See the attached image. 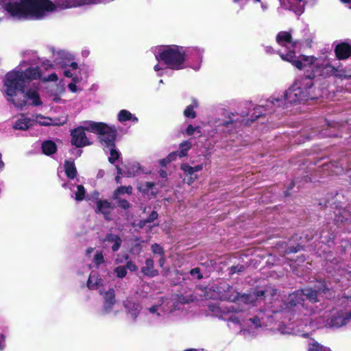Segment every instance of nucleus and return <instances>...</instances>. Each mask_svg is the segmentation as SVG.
<instances>
[{
  "mask_svg": "<svg viewBox=\"0 0 351 351\" xmlns=\"http://www.w3.org/2000/svg\"><path fill=\"white\" fill-rule=\"evenodd\" d=\"M40 77L41 72L38 66L28 67L23 71L8 72L4 80L8 101L21 110L27 105V100H29L30 105L34 106H41L43 102L38 90L33 88L26 90L32 80Z\"/></svg>",
  "mask_w": 351,
  "mask_h": 351,
  "instance_id": "obj_1",
  "label": "nucleus"
},
{
  "mask_svg": "<svg viewBox=\"0 0 351 351\" xmlns=\"http://www.w3.org/2000/svg\"><path fill=\"white\" fill-rule=\"evenodd\" d=\"M5 10L19 19H40L46 12L56 10V6L50 0H19L7 3Z\"/></svg>",
  "mask_w": 351,
  "mask_h": 351,
  "instance_id": "obj_2",
  "label": "nucleus"
},
{
  "mask_svg": "<svg viewBox=\"0 0 351 351\" xmlns=\"http://www.w3.org/2000/svg\"><path fill=\"white\" fill-rule=\"evenodd\" d=\"M209 309L213 315L226 321L229 324L240 326L241 331L249 330L251 332L253 329L261 327V320L257 317L245 319L243 308L210 304Z\"/></svg>",
  "mask_w": 351,
  "mask_h": 351,
  "instance_id": "obj_3",
  "label": "nucleus"
},
{
  "mask_svg": "<svg viewBox=\"0 0 351 351\" xmlns=\"http://www.w3.org/2000/svg\"><path fill=\"white\" fill-rule=\"evenodd\" d=\"M302 60L309 61L310 71H306L304 76L306 80L313 82V80L327 79L330 77H335L340 80L351 79V73H347L346 69H340L335 67L330 63H315L317 58L314 56H302Z\"/></svg>",
  "mask_w": 351,
  "mask_h": 351,
  "instance_id": "obj_4",
  "label": "nucleus"
},
{
  "mask_svg": "<svg viewBox=\"0 0 351 351\" xmlns=\"http://www.w3.org/2000/svg\"><path fill=\"white\" fill-rule=\"evenodd\" d=\"M317 97L314 93L313 82L306 80L305 76L301 80L300 84L295 83L285 93V100L291 104L305 102Z\"/></svg>",
  "mask_w": 351,
  "mask_h": 351,
  "instance_id": "obj_5",
  "label": "nucleus"
},
{
  "mask_svg": "<svg viewBox=\"0 0 351 351\" xmlns=\"http://www.w3.org/2000/svg\"><path fill=\"white\" fill-rule=\"evenodd\" d=\"M158 60L163 62L169 69L180 70L184 68L186 53L183 47L167 45L156 56Z\"/></svg>",
  "mask_w": 351,
  "mask_h": 351,
  "instance_id": "obj_6",
  "label": "nucleus"
},
{
  "mask_svg": "<svg viewBox=\"0 0 351 351\" xmlns=\"http://www.w3.org/2000/svg\"><path fill=\"white\" fill-rule=\"evenodd\" d=\"M86 131L96 133L101 144L105 147H116L117 130L115 126H110L103 122L88 121Z\"/></svg>",
  "mask_w": 351,
  "mask_h": 351,
  "instance_id": "obj_7",
  "label": "nucleus"
},
{
  "mask_svg": "<svg viewBox=\"0 0 351 351\" xmlns=\"http://www.w3.org/2000/svg\"><path fill=\"white\" fill-rule=\"evenodd\" d=\"M322 287L325 288V283L318 282L317 285L315 286V289L308 288L290 294L289 296V302L291 306H297L304 300V297H305L311 302L315 303L319 300L318 298L320 297L322 293H325V289L322 290Z\"/></svg>",
  "mask_w": 351,
  "mask_h": 351,
  "instance_id": "obj_8",
  "label": "nucleus"
},
{
  "mask_svg": "<svg viewBox=\"0 0 351 351\" xmlns=\"http://www.w3.org/2000/svg\"><path fill=\"white\" fill-rule=\"evenodd\" d=\"M217 297L221 300L237 302L239 304H254L255 301V295H252V293L240 295L226 283L221 284L218 290V295Z\"/></svg>",
  "mask_w": 351,
  "mask_h": 351,
  "instance_id": "obj_9",
  "label": "nucleus"
},
{
  "mask_svg": "<svg viewBox=\"0 0 351 351\" xmlns=\"http://www.w3.org/2000/svg\"><path fill=\"white\" fill-rule=\"evenodd\" d=\"M88 123H86V126H80L71 131V143L72 145L81 148L92 145L85 133L86 128H88Z\"/></svg>",
  "mask_w": 351,
  "mask_h": 351,
  "instance_id": "obj_10",
  "label": "nucleus"
},
{
  "mask_svg": "<svg viewBox=\"0 0 351 351\" xmlns=\"http://www.w3.org/2000/svg\"><path fill=\"white\" fill-rule=\"evenodd\" d=\"M326 210L328 215V219H349L351 218V210L336 203H332L330 206H326Z\"/></svg>",
  "mask_w": 351,
  "mask_h": 351,
  "instance_id": "obj_11",
  "label": "nucleus"
},
{
  "mask_svg": "<svg viewBox=\"0 0 351 351\" xmlns=\"http://www.w3.org/2000/svg\"><path fill=\"white\" fill-rule=\"evenodd\" d=\"M350 323H351V311L349 312L339 311L334 314L330 319H328L324 326L339 328Z\"/></svg>",
  "mask_w": 351,
  "mask_h": 351,
  "instance_id": "obj_12",
  "label": "nucleus"
},
{
  "mask_svg": "<svg viewBox=\"0 0 351 351\" xmlns=\"http://www.w3.org/2000/svg\"><path fill=\"white\" fill-rule=\"evenodd\" d=\"M169 311L166 306L165 300H159L156 304L147 307L145 310L146 317L148 320L154 321L158 319L162 313Z\"/></svg>",
  "mask_w": 351,
  "mask_h": 351,
  "instance_id": "obj_13",
  "label": "nucleus"
},
{
  "mask_svg": "<svg viewBox=\"0 0 351 351\" xmlns=\"http://www.w3.org/2000/svg\"><path fill=\"white\" fill-rule=\"evenodd\" d=\"M94 194L96 195V197L94 198V202L96 204L95 213L103 214L106 218L105 219H110L108 217V215L114 209L115 205L107 199H99L97 191H95Z\"/></svg>",
  "mask_w": 351,
  "mask_h": 351,
  "instance_id": "obj_14",
  "label": "nucleus"
},
{
  "mask_svg": "<svg viewBox=\"0 0 351 351\" xmlns=\"http://www.w3.org/2000/svg\"><path fill=\"white\" fill-rule=\"evenodd\" d=\"M334 52L337 60H347L351 56V45L346 42H341L335 46Z\"/></svg>",
  "mask_w": 351,
  "mask_h": 351,
  "instance_id": "obj_15",
  "label": "nucleus"
},
{
  "mask_svg": "<svg viewBox=\"0 0 351 351\" xmlns=\"http://www.w3.org/2000/svg\"><path fill=\"white\" fill-rule=\"evenodd\" d=\"M277 291L273 288H267L265 290L257 291L256 292L252 293V295H255V301L261 302L263 300H268L269 302H271L274 297L276 295Z\"/></svg>",
  "mask_w": 351,
  "mask_h": 351,
  "instance_id": "obj_16",
  "label": "nucleus"
},
{
  "mask_svg": "<svg viewBox=\"0 0 351 351\" xmlns=\"http://www.w3.org/2000/svg\"><path fill=\"white\" fill-rule=\"evenodd\" d=\"M104 304L102 312L104 314H108L112 311L115 304L114 291L109 289L104 295Z\"/></svg>",
  "mask_w": 351,
  "mask_h": 351,
  "instance_id": "obj_17",
  "label": "nucleus"
},
{
  "mask_svg": "<svg viewBox=\"0 0 351 351\" xmlns=\"http://www.w3.org/2000/svg\"><path fill=\"white\" fill-rule=\"evenodd\" d=\"M123 306L126 309L127 313L133 320H135L139 314L141 307L138 303L133 302L127 299L123 302Z\"/></svg>",
  "mask_w": 351,
  "mask_h": 351,
  "instance_id": "obj_18",
  "label": "nucleus"
},
{
  "mask_svg": "<svg viewBox=\"0 0 351 351\" xmlns=\"http://www.w3.org/2000/svg\"><path fill=\"white\" fill-rule=\"evenodd\" d=\"M104 243L105 246L111 245V248L113 252H117L119 250L122 243L121 239L114 234H108L104 239Z\"/></svg>",
  "mask_w": 351,
  "mask_h": 351,
  "instance_id": "obj_19",
  "label": "nucleus"
},
{
  "mask_svg": "<svg viewBox=\"0 0 351 351\" xmlns=\"http://www.w3.org/2000/svg\"><path fill=\"white\" fill-rule=\"evenodd\" d=\"M276 43L282 47L287 46V44H292L293 47H295L296 43L293 42L291 34L289 32H280L276 38Z\"/></svg>",
  "mask_w": 351,
  "mask_h": 351,
  "instance_id": "obj_20",
  "label": "nucleus"
},
{
  "mask_svg": "<svg viewBox=\"0 0 351 351\" xmlns=\"http://www.w3.org/2000/svg\"><path fill=\"white\" fill-rule=\"evenodd\" d=\"M64 168L69 179L73 180L77 176V171L74 161L66 160L64 162Z\"/></svg>",
  "mask_w": 351,
  "mask_h": 351,
  "instance_id": "obj_21",
  "label": "nucleus"
},
{
  "mask_svg": "<svg viewBox=\"0 0 351 351\" xmlns=\"http://www.w3.org/2000/svg\"><path fill=\"white\" fill-rule=\"evenodd\" d=\"M41 149L45 155L51 156L57 152V145L53 141L47 140L42 143Z\"/></svg>",
  "mask_w": 351,
  "mask_h": 351,
  "instance_id": "obj_22",
  "label": "nucleus"
},
{
  "mask_svg": "<svg viewBox=\"0 0 351 351\" xmlns=\"http://www.w3.org/2000/svg\"><path fill=\"white\" fill-rule=\"evenodd\" d=\"M199 104L197 99H193L192 103L187 106L184 109L183 114L185 117L189 119H195L197 117V112L194 110L195 108H197Z\"/></svg>",
  "mask_w": 351,
  "mask_h": 351,
  "instance_id": "obj_23",
  "label": "nucleus"
},
{
  "mask_svg": "<svg viewBox=\"0 0 351 351\" xmlns=\"http://www.w3.org/2000/svg\"><path fill=\"white\" fill-rule=\"evenodd\" d=\"M142 272L148 276L154 277L158 275L157 270L154 268V261L151 258L145 261V265L141 269Z\"/></svg>",
  "mask_w": 351,
  "mask_h": 351,
  "instance_id": "obj_24",
  "label": "nucleus"
},
{
  "mask_svg": "<svg viewBox=\"0 0 351 351\" xmlns=\"http://www.w3.org/2000/svg\"><path fill=\"white\" fill-rule=\"evenodd\" d=\"M32 120L29 118L24 117L17 119L13 128L19 130H27L32 125Z\"/></svg>",
  "mask_w": 351,
  "mask_h": 351,
  "instance_id": "obj_25",
  "label": "nucleus"
},
{
  "mask_svg": "<svg viewBox=\"0 0 351 351\" xmlns=\"http://www.w3.org/2000/svg\"><path fill=\"white\" fill-rule=\"evenodd\" d=\"M132 195V186H120L117 189H116L113 193L112 198V199L121 198V195L124 194Z\"/></svg>",
  "mask_w": 351,
  "mask_h": 351,
  "instance_id": "obj_26",
  "label": "nucleus"
},
{
  "mask_svg": "<svg viewBox=\"0 0 351 351\" xmlns=\"http://www.w3.org/2000/svg\"><path fill=\"white\" fill-rule=\"evenodd\" d=\"M180 169L183 171L184 173L186 176H190L188 183H193L197 178V175L195 174L193 167L190 166L187 163L182 164L180 167Z\"/></svg>",
  "mask_w": 351,
  "mask_h": 351,
  "instance_id": "obj_27",
  "label": "nucleus"
},
{
  "mask_svg": "<svg viewBox=\"0 0 351 351\" xmlns=\"http://www.w3.org/2000/svg\"><path fill=\"white\" fill-rule=\"evenodd\" d=\"M88 287L90 289H97L102 286L101 279H99L96 274L92 272L87 282Z\"/></svg>",
  "mask_w": 351,
  "mask_h": 351,
  "instance_id": "obj_28",
  "label": "nucleus"
},
{
  "mask_svg": "<svg viewBox=\"0 0 351 351\" xmlns=\"http://www.w3.org/2000/svg\"><path fill=\"white\" fill-rule=\"evenodd\" d=\"M133 120V121H138V118L134 117L130 112L127 110H121L118 114V120L120 122H125L127 121Z\"/></svg>",
  "mask_w": 351,
  "mask_h": 351,
  "instance_id": "obj_29",
  "label": "nucleus"
},
{
  "mask_svg": "<svg viewBox=\"0 0 351 351\" xmlns=\"http://www.w3.org/2000/svg\"><path fill=\"white\" fill-rule=\"evenodd\" d=\"M192 147V143L189 141H184L180 144L178 152V156L180 158L187 156L188 152Z\"/></svg>",
  "mask_w": 351,
  "mask_h": 351,
  "instance_id": "obj_30",
  "label": "nucleus"
},
{
  "mask_svg": "<svg viewBox=\"0 0 351 351\" xmlns=\"http://www.w3.org/2000/svg\"><path fill=\"white\" fill-rule=\"evenodd\" d=\"M338 163L342 169H351V154H348L343 158H341Z\"/></svg>",
  "mask_w": 351,
  "mask_h": 351,
  "instance_id": "obj_31",
  "label": "nucleus"
},
{
  "mask_svg": "<svg viewBox=\"0 0 351 351\" xmlns=\"http://www.w3.org/2000/svg\"><path fill=\"white\" fill-rule=\"evenodd\" d=\"M86 190L83 185L79 184L77 186V191L75 193V199L77 202H81L84 199Z\"/></svg>",
  "mask_w": 351,
  "mask_h": 351,
  "instance_id": "obj_32",
  "label": "nucleus"
},
{
  "mask_svg": "<svg viewBox=\"0 0 351 351\" xmlns=\"http://www.w3.org/2000/svg\"><path fill=\"white\" fill-rule=\"evenodd\" d=\"M110 148V156L108 161L111 164H114L120 158V153L115 149V147H108Z\"/></svg>",
  "mask_w": 351,
  "mask_h": 351,
  "instance_id": "obj_33",
  "label": "nucleus"
},
{
  "mask_svg": "<svg viewBox=\"0 0 351 351\" xmlns=\"http://www.w3.org/2000/svg\"><path fill=\"white\" fill-rule=\"evenodd\" d=\"M278 53L279 54L282 60L291 63L292 62L293 60H294V58H296L295 52L293 50L289 51L287 53H280V51Z\"/></svg>",
  "mask_w": 351,
  "mask_h": 351,
  "instance_id": "obj_34",
  "label": "nucleus"
},
{
  "mask_svg": "<svg viewBox=\"0 0 351 351\" xmlns=\"http://www.w3.org/2000/svg\"><path fill=\"white\" fill-rule=\"evenodd\" d=\"M104 263V258L103 253L101 251H97L93 256V263L99 267L101 264Z\"/></svg>",
  "mask_w": 351,
  "mask_h": 351,
  "instance_id": "obj_35",
  "label": "nucleus"
},
{
  "mask_svg": "<svg viewBox=\"0 0 351 351\" xmlns=\"http://www.w3.org/2000/svg\"><path fill=\"white\" fill-rule=\"evenodd\" d=\"M114 200L117 201V206L123 210H128L131 207L130 203L125 199L119 198Z\"/></svg>",
  "mask_w": 351,
  "mask_h": 351,
  "instance_id": "obj_36",
  "label": "nucleus"
},
{
  "mask_svg": "<svg viewBox=\"0 0 351 351\" xmlns=\"http://www.w3.org/2000/svg\"><path fill=\"white\" fill-rule=\"evenodd\" d=\"M114 273L118 278H123L127 274V270L125 266H118L114 269Z\"/></svg>",
  "mask_w": 351,
  "mask_h": 351,
  "instance_id": "obj_37",
  "label": "nucleus"
},
{
  "mask_svg": "<svg viewBox=\"0 0 351 351\" xmlns=\"http://www.w3.org/2000/svg\"><path fill=\"white\" fill-rule=\"evenodd\" d=\"M155 186V183L152 182H146L143 186H138V189L139 191L143 193H147L150 189Z\"/></svg>",
  "mask_w": 351,
  "mask_h": 351,
  "instance_id": "obj_38",
  "label": "nucleus"
},
{
  "mask_svg": "<svg viewBox=\"0 0 351 351\" xmlns=\"http://www.w3.org/2000/svg\"><path fill=\"white\" fill-rule=\"evenodd\" d=\"M308 351H329L327 348L323 347L317 343L310 345Z\"/></svg>",
  "mask_w": 351,
  "mask_h": 351,
  "instance_id": "obj_39",
  "label": "nucleus"
},
{
  "mask_svg": "<svg viewBox=\"0 0 351 351\" xmlns=\"http://www.w3.org/2000/svg\"><path fill=\"white\" fill-rule=\"evenodd\" d=\"M195 132H197L198 133H200L201 132L200 127L199 126L193 127L191 124H190L187 126L186 131H185L186 134L188 136L193 135Z\"/></svg>",
  "mask_w": 351,
  "mask_h": 351,
  "instance_id": "obj_40",
  "label": "nucleus"
},
{
  "mask_svg": "<svg viewBox=\"0 0 351 351\" xmlns=\"http://www.w3.org/2000/svg\"><path fill=\"white\" fill-rule=\"evenodd\" d=\"M151 249L154 254H158L160 256L164 255L163 248L157 243L153 244L151 247Z\"/></svg>",
  "mask_w": 351,
  "mask_h": 351,
  "instance_id": "obj_41",
  "label": "nucleus"
},
{
  "mask_svg": "<svg viewBox=\"0 0 351 351\" xmlns=\"http://www.w3.org/2000/svg\"><path fill=\"white\" fill-rule=\"evenodd\" d=\"M261 107L256 108L254 109V112H253V114L251 116L252 117V121H254L255 120H256L259 117H261L262 116L264 115V114L261 110Z\"/></svg>",
  "mask_w": 351,
  "mask_h": 351,
  "instance_id": "obj_42",
  "label": "nucleus"
},
{
  "mask_svg": "<svg viewBox=\"0 0 351 351\" xmlns=\"http://www.w3.org/2000/svg\"><path fill=\"white\" fill-rule=\"evenodd\" d=\"M291 64L295 66L298 69H302L306 66L300 60L296 58H294V60L292 61Z\"/></svg>",
  "mask_w": 351,
  "mask_h": 351,
  "instance_id": "obj_43",
  "label": "nucleus"
},
{
  "mask_svg": "<svg viewBox=\"0 0 351 351\" xmlns=\"http://www.w3.org/2000/svg\"><path fill=\"white\" fill-rule=\"evenodd\" d=\"M125 267L126 269H128L131 271H136L138 270V267L131 261H128Z\"/></svg>",
  "mask_w": 351,
  "mask_h": 351,
  "instance_id": "obj_44",
  "label": "nucleus"
},
{
  "mask_svg": "<svg viewBox=\"0 0 351 351\" xmlns=\"http://www.w3.org/2000/svg\"><path fill=\"white\" fill-rule=\"evenodd\" d=\"M178 156V152H173L171 153H170L166 158H167V162H172L173 160H175L177 158V156Z\"/></svg>",
  "mask_w": 351,
  "mask_h": 351,
  "instance_id": "obj_45",
  "label": "nucleus"
},
{
  "mask_svg": "<svg viewBox=\"0 0 351 351\" xmlns=\"http://www.w3.org/2000/svg\"><path fill=\"white\" fill-rule=\"evenodd\" d=\"M58 80V77L56 73H53L48 75L47 78L44 80L45 82H56Z\"/></svg>",
  "mask_w": 351,
  "mask_h": 351,
  "instance_id": "obj_46",
  "label": "nucleus"
},
{
  "mask_svg": "<svg viewBox=\"0 0 351 351\" xmlns=\"http://www.w3.org/2000/svg\"><path fill=\"white\" fill-rule=\"evenodd\" d=\"M244 269V267L243 265H238L235 267H232L230 268V273L234 274L236 272H240Z\"/></svg>",
  "mask_w": 351,
  "mask_h": 351,
  "instance_id": "obj_47",
  "label": "nucleus"
},
{
  "mask_svg": "<svg viewBox=\"0 0 351 351\" xmlns=\"http://www.w3.org/2000/svg\"><path fill=\"white\" fill-rule=\"evenodd\" d=\"M43 66L45 70H49V69L53 68V64L51 63L49 60H45L43 63Z\"/></svg>",
  "mask_w": 351,
  "mask_h": 351,
  "instance_id": "obj_48",
  "label": "nucleus"
},
{
  "mask_svg": "<svg viewBox=\"0 0 351 351\" xmlns=\"http://www.w3.org/2000/svg\"><path fill=\"white\" fill-rule=\"evenodd\" d=\"M199 273L200 271L199 268H194L191 271V274L193 276L197 275L198 279H201L202 278V276Z\"/></svg>",
  "mask_w": 351,
  "mask_h": 351,
  "instance_id": "obj_49",
  "label": "nucleus"
},
{
  "mask_svg": "<svg viewBox=\"0 0 351 351\" xmlns=\"http://www.w3.org/2000/svg\"><path fill=\"white\" fill-rule=\"evenodd\" d=\"M295 186V182L291 181V182L289 184L287 189L285 191V196H289L291 194L289 193V191L291 190Z\"/></svg>",
  "mask_w": 351,
  "mask_h": 351,
  "instance_id": "obj_50",
  "label": "nucleus"
},
{
  "mask_svg": "<svg viewBox=\"0 0 351 351\" xmlns=\"http://www.w3.org/2000/svg\"><path fill=\"white\" fill-rule=\"evenodd\" d=\"M237 121L232 119L230 117H229V120L224 121L222 123V125L224 127H228L230 124H232L236 123Z\"/></svg>",
  "mask_w": 351,
  "mask_h": 351,
  "instance_id": "obj_51",
  "label": "nucleus"
},
{
  "mask_svg": "<svg viewBox=\"0 0 351 351\" xmlns=\"http://www.w3.org/2000/svg\"><path fill=\"white\" fill-rule=\"evenodd\" d=\"M158 215L157 212L152 211L147 219H157Z\"/></svg>",
  "mask_w": 351,
  "mask_h": 351,
  "instance_id": "obj_52",
  "label": "nucleus"
},
{
  "mask_svg": "<svg viewBox=\"0 0 351 351\" xmlns=\"http://www.w3.org/2000/svg\"><path fill=\"white\" fill-rule=\"evenodd\" d=\"M158 173L160 175V176L162 178H167V173L165 170H163V169H160L159 171H158Z\"/></svg>",
  "mask_w": 351,
  "mask_h": 351,
  "instance_id": "obj_53",
  "label": "nucleus"
},
{
  "mask_svg": "<svg viewBox=\"0 0 351 351\" xmlns=\"http://www.w3.org/2000/svg\"><path fill=\"white\" fill-rule=\"evenodd\" d=\"M81 3L80 5H86L90 3H94L95 0H80Z\"/></svg>",
  "mask_w": 351,
  "mask_h": 351,
  "instance_id": "obj_54",
  "label": "nucleus"
},
{
  "mask_svg": "<svg viewBox=\"0 0 351 351\" xmlns=\"http://www.w3.org/2000/svg\"><path fill=\"white\" fill-rule=\"evenodd\" d=\"M202 165H196L195 167H193V171L194 172H197V171H200L202 170Z\"/></svg>",
  "mask_w": 351,
  "mask_h": 351,
  "instance_id": "obj_55",
  "label": "nucleus"
},
{
  "mask_svg": "<svg viewBox=\"0 0 351 351\" xmlns=\"http://www.w3.org/2000/svg\"><path fill=\"white\" fill-rule=\"evenodd\" d=\"M165 263V258L163 256H160V258L159 260V265L160 267H163Z\"/></svg>",
  "mask_w": 351,
  "mask_h": 351,
  "instance_id": "obj_56",
  "label": "nucleus"
},
{
  "mask_svg": "<svg viewBox=\"0 0 351 351\" xmlns=\"http://www.w3.org/2000/svg\"><path fill=\"white\" fill-rule=\"evenodd\" d=\"M152 221H148V220H146V221H139V223L138 224V226L140 227V228H143L144 227L147 223H149V222H151Z\"/></svg>",
  "mask_w": 351,
  "mask_h": 351,
  "instance_id": "obj_57",
  "label": "nucleus"
},
{
  "mask_svg": "<svg viewBox=\"0 0 351 351\" xmlns=\"http://www.w3.org/2000/svg\"><path fill=\"white\" fill-rule=\"evenodd\" d=\"M64 75L66 77H71L73 76V74L69 70H65L64 71Z\"/></svg>",
  "mask_w": 351,
  "mask_h": 351,
  "instance_id": "obj_58",
  "label": "nucleus"
},
{
  "mask_svg": "<svg viewBox=\"0 0 351 351\" xmlns=\"http://www.w3.org/2000/svg\"><path fill=\"white\" fill-rule=\"evenodd\" d=\"M70 67L73 69V70H75L78 68V64L77 62H72L71 64H70Z\"/></svg>",
  "mask_w": 351,
  "mask_h": 351,
  "instance_id": "obj_59",
  "label": "nucleus"
},
{
  "mask_svg": "<svg viewBox=\"0 0 351 351\" xmlns=\"http://www.w3.org/2000/svg\"><path fill=\"white\" fill-rule=\"evenodd\" d=\"M169 162H167V158H163L162 160H160V164L163 166V167H165L167 164H169Z\"/></svg>",
  "mask_w": 351,
  "mask_h": 351,
  "instance_id": "obj_60",
  "label": "nucleus"
},
{
  "mask_svg": "<svg viewBox=\"0 0 351 351\" xmlns=\"http://www.w3.org/2000/svg\"><path fill=\"white\" fill-rule=\"evenodd\" d=\"M323 289H325L324 290V294H327V293H328V295H326V298H328V296H330L331 295V293H330V291L329 290L328 288L326 287V285H325V288L322 287V290Z\"/></svg>",
  "mask_w": 351,
  "mask_h": 351,
  "instance_id": "obj_61",
  "label": "nucleus"
},
{
  "mask_svg": "<svg viewBox=\"0 0 351 351\" xmlns=\"http://www.w3.org/2000/svg\"><path fill=\"white\" fill-rule=\"evenodd\" d=\"M69 88L71 91L75 92L77 87L75 84L71 83L69 84Z\"/></svg>",
  "mask_w": 351,
  "mask_h": 351,
  "instance_id": "obj_62",
  "label": "nucleus"
},
{
  "mask_svg": "<svg viewBox=\"0 0 351 351\" xmlns=\"http://www.w3.org/2000/svg\"><path fill=\"white\" fill-rule=\"evenodd\" d=\"M116 169H117V175L121 176L123 174L122 169L119 166L116 165Z\"/></svg>",
  "mask_w": 351,
  "mask_h": 351,
  "instance_id": "obj_63",
  "label": "nucleus"
},
{
  "mask_svg": "<svg viewBox=\"0 0 351 351\" xmlns=\"http://www.w3.org/2000/svg\"><path fill=\"white\" fill-rule=\"evenodd\" d=\"M94 251V249L93 247H88L87 250H86V254L87 255H90L91 253H93Z\"/></svg>",
  "mask_w": 351,
  "mask_h": 351,
  "instance_id": "obj_64",
  "label": "nucleus"
}]
</instances>
